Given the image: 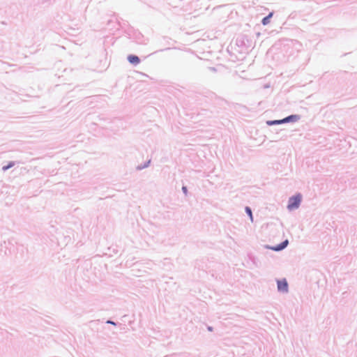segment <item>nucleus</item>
<instances>
[{
    "mask_svg": "<svg viewBox=\"0 0 357 357\" xmlns=\"http://www.w3.org/2000/svg\"><path fill=\"white\" fill-rule=\"evenodd\" d=\"M128 60L130 63L132 64H138L139 63V59L138 56L135 55H129L128 57Z\"/></svg>",
    "mask_w": 357,
    "mask_h": 357,
    "instance_id": "nucleus-4",
    "label": "nucleus"
},
{
    "mask_svg": "<svg viewBox=\"0 0 357 357\" xmlns=\"http://www.w3.org/2000/svg\"><path fill=\"white\" fill-rule=\"evenodd\" d=\"M182 190H183V192L186 195V194H187V192H188V190H187V188H186V187H185V186H183V187L182 188Z\"/></svg>",
    "mask_w": 357,
    "mask_h": 357,
    "instance_id": "nucleus-9",
    "label": "nucleus"
},
{
    "mask_svg": "<svg viewBox=\"0 0 357 357\" xmlns=\"http://www.w3.org/2000/svg\"><path fill=\"white\" fill-rule=\"evenodd\" d=\"M245 212L250 216V221L252 222H253V217H252V213L251 208L250 207H248V206H246L245 207Z\"/></svg>",
    "mask_w": 357,
    "mask_h": 357,
    "instance_id": "nucleus-7",
    "label": "nucleus"
},
{
    "mask_svg": "<svg viewBox=\"0 0 357 357\" xmlns=\"http://www.w3.org/2000/svg\"><path fill=\"white\" fill-rule=\"evenodd\" d=\"M13 166H14V162H10L7 166H3L2 169H3V171H6L8 169H9V168H10V167H12Z\"/></svg>",
    "mask_w": 357,
    "mask_h": 357,
    "instance_id": "nucleus-8",
    "label": "nucleus"
},
{
    "mask_svg": "<svg viewBox=\"0 0 357 357\" xmlns=\"http://www.w3.org/2000/svg\"><path fill=\"white\" fill-rule=\"evenodd\" d=\"M278 289L282 292H287L288 291V283L286 279H282L280 280H278Z\"/></svg>",
    "mask_w": 357,
    "mask_h": 357,
    "instance_id": "nucleus-2",
    "label": "nucleus"
},
{
    "mask_svg": "<svg viewBox=\"0 0 357 357\" xmlns=\"http://www.w3.org/2000/svg\"><path fill=\"white\" fill-rule=\"evenodd\" d=\"M108 323H110V324H114V323L112 321H108Z\"/></svg>",
    "mask_w": 357,
    "mask_h": 357,
    "instance_id": "nucleus-10",
    "label": "nucleus"
},
{
    "mask_svg": "<svg viewBox=\"0 0 357 357\" xmlns=\"http://www.w3.org/2000/svg\"><path fill=\"white\" fill-rule=\"evenodd\" d=\"M288 243H289L288 240H285L281 244L278 245L275 247H272L271 249L275 251H280V250H282V249H284V248H286L287 246Z\"/></svg>",
    "mask_w": 357,
    "mask_h": 357,
    "instance_id": "nucleus-3",
    "label": "nucleus"
},
{
    "mask_svg": "<svg viewBox=\"0 0 357 357\" xmlns=\"http://www.w3.org/2000/svg\"><path fill=\"white\" fill-rule=\"evenodd\" d=\"M273 15V13H271L268 16L265 17L263 20H262V24L264 25H266L268 24L269 22H270V18L272 17Z\"/></svg>",
    "mask_w": 357,
    "mask_h": 357,
    "instance_id": "nucleus-5",
    "label": "nucleus"
},
{
    "mask_svg": "<svg viewBox=\"0 0 357 357\" xmlns=\"http://www.w3.org/2000/svg\"><path fill=\"white\" fill-rule=\"evenodd\" d=\"M301 201V196L300 195H297L296 196L290 197L289 199L287 208L289 210H293V209L298 208Z\"/></svg>",
    "mask_w": 357,
    "mask_h": 357,
    "instance_id": "nucleus-1",
    "label": "nucleus"
},
{
    "mask_svg": "<svg viewBox=\"0 0 357 357\" xmlns=\"http://www.w3.org/2000/svg\"><path fill=\"white\" fill-rule=\"evenodd\" d=\"M291 118H292V116L287 117V118H285V119H284L282 120H280V121H273L271 124H276V123H281L288 122Z\"/></svg>",
    "mask_w": 357,
    "mask_h": 357,
    "instance_id": "nucleus-6",
    "label": "nucleus"
}]
</instances>
